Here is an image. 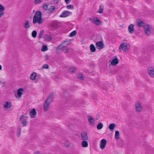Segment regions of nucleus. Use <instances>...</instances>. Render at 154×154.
Instances as JSON below:
<instances>
[{
  "label": "nucleus",
  "instance_id": "5701e85b",
  "mask_svg": "<svg viewBox=\"0 0 154 154\" xmlns=\"http://www.w3.org/2000/svg\"><path fill=\"white\" fill-rule=\"evenodd\" d=\"M44 38L46 41H50L52 39V36L50 35H46L44 36Z\"/></svg>",
  "mask_w": 154,
  "mask_h": 154
},
{
  "label": "nucleus",
  "instance_id": "f3484780",
  "mask_svg": "<svg viewBox=\"0 0 154 154\" xmlns=\"http://www.w3.org/2000/svg\"><path fill=\"white\" fill-rule=\"evenodd\" d=\"M134 25L133 24H131L128 27V30L129 33H133L134 32Z\"/></svg>",
  "mask_w": 154,
  "mask_h": 154
},
{
  "label": "nucleus",
  "instance_id": "2eb2a0df",
  "mask_svg": "<svg viewBox=\"0 0 154 154\" xmlns=\"http://www.w3.org/2000/svg\"><path fill=\"white\" fill-rule=\"evenodd\" d=\"M88 120L91 125H94L95 123L94 119L89 115L87 116Z\"/></svg>",
  "mask_w": 154,
  "mask_h": 154
},
{
  "label": "nucleus",
  "instance_id": "c9c22d12",
  "mask_svg": "<svg viewBox=\"0 0 154 154\" xmlns=\"http://www.w3.org/2000/svg\"><path fill=\"white\" fill-rule=\"evenodd\" d=\"M63 97L68 98L69 97L67 91H66L64 92L63 93Z\"/></svg>",
  "mask_w": 154,
  "mask_h": 154
},
{
  "label": "nucleus",
  "instance_id": "58836bf2",
  "mask_svg": "<svg viewBox=\"0 0 154 154\" xmlns=\"http://www.w3.org/2000/svg\"><path fill=\"white\" fill-rule=\"evenodd\" d=\"M75 70V69L74 67H71L69 69V72H74Z\"/></svg>",
  "mask_w": 154,
  "mask_h": 154
},
{
  "label": "nucleus",
  "instance_id": "423d86ee",
  "mask_svg": "<svg viewBox=\"0 0 154 154\" xmlns=\"http://www.w3.org/2000/svg\"><path fill=\"white\" fill-rule=\"evenodd\" d=\"M107 141L105 139H103L101 140L100 143V148L102 149H104L106 146Z\"/></svg>",
  "mask_w": 154,
  "mask_h": 154
},
{
  "label": "nucleus",
  "instance_id": "3c124183",
  "mask_svg": "<svg viewBox=\"0 0 154 154\" xmlns=\"http://www.w3.org/2000/svg\"><path fill=\"white\" fill-rule=\"evenodd\" d=\"M39 152H36L34 154H39Z\"/></svg>",
  "mask_w": 154,
  "mask_h": 154
},
{
  "label": "nucleus",
  "instance_id": "a19ab883",
  "mask_svg": "<svg viewBox=\"0 0 154 154\" xmlns=\"http://www.w3.org/2000/svg\"><path fill=\"white\" fill-rule=\"evenodd\" d=\"M44 33V30H42L39 33V38H41L42 37V36L43 35V34Z\"/></svg>",
  "mask_w": 154,
  "mask_h": 154
},
{
  "label": "nucleus",
  "instance_id": "9b49d317",
  "mask_svg": "<svg viewBox=\"0 0 154 154\" xmlns=\"http://www.w3.org/2000/svg\"><path fill=\"white\" fill-rule=\"evenodd\" d=\"M23 89L22 88H20L18 89L17 92V97L18 98H20L21 97L22 95L23 94Z\"/></svg>",
  "mask_w": 154,
  "mask_h": 154
},
{
  "label": "nucleus",
  "instance_id": "49530a36",
  "mask_svg": "<svg viewBox=\"0 0 154 154\" xmlns=\"http://www.w3.org/2000/svg\"><path fill=\"white\" fill-rule=\"evenodd\" d=\"M0 83L1 84H2V86H4L5 84V82L3 81H0Z\"/></svg>",
  "mask_w": 154,
  "mask_h": 154
},
{
  "label": "nucleus",
  "instance_id": "c03bdc74",
  "mask_svg": "<svg viewBox=\"0 0 154 154\" xmlns=\"http://www.w3.org/2000/svg\"><path fill=\"white\" fill-rule=\"evenodd\" d=\"M43 8L45 10H47L48 8V6L47 5H45L43 6Z\"/></svg>",
  "mask_w": 154,
  "mask_h": 154
},
{
  "label": "nucleus",
  "instance_id": "9d476101",
  "mask_svg": "<svg viewBox=\"0 0 154 154\" xmlns=\"http://www.w3.org/2000/svg\"><path fill=\"white\" fill-rule=\"evenodd\" d=\"M135 108L137 111L140 112L142 110L141 105L139 102L135 104Z\"/></svg>",
  "mask_w": 154,
  "mask_h": 154
},
{
  "label": "nucleus",
  "instance_id": "c756f323",
  "mask_svg": "<svg viewBox=\"0 0 154 154\" xmlns=\"http://www.w3.org/2000/svg\"><path fill=\"white\" fill-rule=\"evenodd\" d=\"M21 128L20 126H19L17 130V137H19L21 134Z\"/></svg>",
  "mask_w": 154,
  "mask_h": 154
},
{
  "label": "nucleus",
  "instance_id": "bb28decb",
  "mask_svg": "<svg viewBox=\"0 0 154 154\" xmlns=\"http://www.w3.org/2000/svg\"><path fill=\"white\" fill-rule=\"evenodd\" d=\"M58 25V24L57 22L56 21H53L52 22L51 25V26L52 27L54 28H56L57 27Z\"/></svg>",
  "mask_w": 154,
  "mask_h": 154
},
{
  "label": "nucleus",
  "instance_id": "6e6d98bb",
  "mask_svg": "<svg viewBox=\"0 0 154 154\" xmlns=\"http://www.w3.org/2000/svg\"><path fill=\"white\" fill-rule=\"evenodd\" d=\"M153 152H149H149H148V154H152V153Z\"/></svg>",
  "mask_w": 154,
  "mask_h": 154
},
{
  "label": "nucleus",
  "instance_id": "f257e3e1",
  "mask_svg": "<svg viewBox=\"0 0 154 154\" xmlns=\"http://www.w3.org/2000/svg\"><path fill=\"white\" fill-rule=\"evenodd\" d=\"M43 20L42 18V12L40 11H37L33 18V24H41L43 23Z\"/></svg>",
  "mask_w": 154,
  "mask_h": 154
},
{
  "label": "nucleus",
  "instance_id": "0eeeda50",
  "mask_svg": "<svg viewBox=\"0 0 154 154\" xmlns=\"http://www.w3.org/2000/svg\"><path fill=\"white\" fill-rule=\"evenodd\" d=\"M147 71L151 77H154V70L152 67H148L147 69Z\"/></svg>",
  "mask_w": 154,
  "mask_h": 154
},
{
  "label": "nucleus",
  "instance_id": "f704fd0d",
  "mask_svg": "<svg viewBox=\"0 0 154 154\" xmlns=\"http://www.w3.org/2000/svg\"><path fill=\"white\" fill-rule=\"evenodd\" d=\"M48 47L46 45H43L41 49L42 51H45L48 50Z\"/></svg>",
  "mask_w": 154,
  "mask_h": 154
},
{
  "label": "nucleus",
  "instance_id": "864d4df0",
  "mask_svg": "<svg viewBox=\"0 0 154 154\" xmlns=\"http://www.w3.org/2000/svg\"><path fill=\"white\" fill-rule=\"evenodd\" d=\"M74 103V101H72V105H74V106L75 105V103Z\"/></svg>",
  "mask_w": 154,
  "mask_h": 154
},
{
  "label": "nucleus",
  "instance_id": "4d7b16f0",
  "mask_svg": "<svg viewBox=\"0 0 154 154\" xmlns=\"http://www.w3.org/2000/svg\"><path fill=\"white\" fill-rule=\"evenodd\" d=\"M2 69V66L0 65V70H1Z\"/></svg>",
  "mask_w": 154,
  "mask_h": 154
},
{
  "label": "nucleus",
  "instance_id": "a18cd8bd",
  "mask_svg": "<svg viewBox=\"0 0 154 154\" xmlns=\"http://www.w3.org/2000/svg\"><path fill=\"white\" fill-rule=\"evenodd\" d=\"M55 9V8L54 6H52L51 7V8L50 9V11H53Z\"/></svg>",
  "mask_w": 154,
  "mask_h": 154
},
{
  "label": "nucleus",
  "instance_id": "f8f14e48",
  "mask_svg": "<svg viewBox=\"0 0 154 154\" xmlns=\"http://www.w3.org/2000/svg\"><path fill=\"white\" fill-rule=\"evenodd\" d=\"M96 46L97 48L101 49L103 48L104 45L102 42H98L96 43Z\"/></svg>",
  "mask_w": 154,
  "mask_h": 154
},
{
  "label": "nucleus",
  "instance_id": "ddd939ff",
  "mask_svg": "<svg viewBox=\"0 0 154 154\" xmlns=\"http://www.w3.org/2000/svg\"><path fill=\"white\" fill-rule=\"evenodd\" d=\"M54 97V94L51 93L45 100H47V101L48 102L51 103L53 100Z\"/></svg>",
  "mask_w": 154,
  "mask_h": 154
},
{
  "label": "nucleus",
  "instance_id": "4c0bfd02",
  "mask_svg": "<svg viewBox=\"0 0 154 154\" xmlns=\"http://www.w3.org/2000/svg\"><path fill=\"white\" fill-rule=\"evenodd\" d=\"M5 10L4 7L2 5L0 4V12H4V11Z\"/></svg>",
  "mask_w": 154,
  "mask_h": 154
},
{
  "label": "nucleus",
  "instance_id": "72a5a7b5",
  "mask_svg": "<svg viewBox=\"0 0 154 154\" xmlns=\"http://www.w3.org/2000/svg\"><path fill=\"white\" fill-rule=\"evenodd\" d=\"M77 77L78 78L81 80H84V78L82 74L79 73L77 75Z\"/></svg>",
  "mask_w": 154,
  "mask_h": 154
},
{
  "label": "nucleus",
  "instance_id": "cd10ccee",
  "mask_svg": "<svg viewBox=\"0 0 154 154\" xmlns=\"http://www.w3.org/2000/svg\"><path fill=\"white\" fill-rule=\"evenodd\" d=\"M115 138L116 139H119L120 138V133L118 131H115Z\"/></svg>",
  "mask_w": 154,
  "mask_h": 154
},
{
  "label": "nucleus",
  "instance_id": "aec40b11",
  "mask_svg": "<svg viewBox=\"0 0 154 154\" xmlns=\"http://www.w3.org/2000/svg\"><path fill=\"white\" fill-rule=\"evenodd\" d=\"M31 23L29 20H26L25 23L23 24V26L24 28L26 29H28L29 28Z\"/></svg>",
  "mask_w": 154,
  "mask_h": 154
},
{
  "label": "nucleus",
  "instance_id": "20e7f679",
  "mask_svg": "<svg viewBox=\"0 0 154 154\" xmlns=\"http://www.w3.org/2000/svg\"><path fill=\"white\" fill-rule=\"evenodd\" d=\"M81 139L82 140H88V137L87 133L86 131H83L81 133Z\"/></svg>",
  "mask_w": 154,
  "mask_h": 154
},
{
  "label": "nucleus",
  "instance_id": "c85d7f7f",
  "mask_svg": "<svg viewBox=\"0 0 154 154\" xmlns=\"http://www.w3.org/2000/svg\"><path fill=\"white\" fill-rule=\"evenodd\" d=\"M90 50L92 52H95L96 49V48L93 44H91L90 46Z\"/></svg>",
  "mask_w": 154,
  "mask_h": 154
},
{
  "label": "nucleus",
  "instance_id": "393cba45",
  "mask_svg": "<svg viewBox=\"0 0 154 154\" xmlns=\"http://www.w3.org/2000/svg\"><path fill=\"white\" fill-rule=\"evenodd\" d=\"M87 140H84L82 143V145L83 147H86L88 146V144Z\"/></svg>",
  "mask_w": 154,
  "mask_h": 154
},
{
  "label": "nucleus",
  "instance_id": "6e6552de",
  "mask_svg": "<svg viewBox=\"0 0 154 154\" xmlns=\"http://www.w3.org/2000/svg\"><path fill=\"white\" fill-rule=\"evenodd\" d=\"M58 49L61 50L65 53H66L68 52L69 50L67 48L61 45H59L58 47Z\"/></svg>",
  "mask_w": 154,
  "mask_h": 154
},
{
  "label": "nucleus",
  "instance_id": "4be33fe9",
  "mask_svg": "<svg viewBox=\"0 0 154 154\" xmlns=\"http://www.w3.org/2000/svg\"><path fill=\"white\" fill-rule=\"evenodd\" d=\"M11 106V103L10 102L7 101L4 105V107L5 108H10Z\"/></svg>",
  "mask_w": 154,
  "mask_h": 154
},
{
  "label": "nucleus",
  "instance_id": "39448f33",
  "mask_svg": "<svg viewBox=\"0 0 154 154\" xmlns=\"http://www.w3.org/2000/svg\"><path fill=\"white\" fill-rule=\"evenodd\" d=\"M72 14V12L67 11H63L60 16V17H65Z\"/></svg>",
  "mask_w": 154,
  "mask_h": 154
},
{
  "label": "nucleus",
  "instance_id": "13d9d810",
  "mask_svg": "<svg viewBox=\"0 0 154 154\" xmlns=\"http://www.w3.org/2000/svg\"><path fill=\"white\" fill-rule=\"evenodd\" d=\"M58 2H59L58 0H57L56 3L57 4L58 3Z\"/></svg>",
  "mask_w": 154,
  "mask_h": 154
},
{
  "label": "nucleus",
  "instance_id": "f03ea898",
  "mask_svg": "<svg viewBox=\"0 0 154 154\" xmlns=\"http://www.w3.org/2000/svg\"><path fill=\"white\" fill-rule=\"evenodd\" d=\"M27 117L22 115L20 118V120L23 125V127L26 126L27 125L28 122L27 121Z\"/></svg>",
  "mask_w": 154,
  "mask_h": 154
},
{
  "label": "nucleus",
  "instance_id": "e433bc0d",
  "mask_svg": "<svg viewBox=\"0 0 154 154\" xmlns=\"http://www.w3.org/2000/svg\"><path fill=\"white\" fill-rule=\"evenodd\" d=\"M37 32L35 30H34L32 31V35L33 38H35L37 35Z\"/></svg>",
  "mask_w": 154,
  "mask_h": 154
},
{
  "label": "nucleus",
  "instance_id": "473e14b6",
  "mask_svg": "<svg viewBox=\"0 0 154 154\" xmlns=\"http://www.w3.org/2000/svg\"><path fill=\"white\" fill-rule=\"evenodd\" d=\"M77 33V32L76 31L74 30L69 35V36L72 37L75 35Z\"/></svg>",
  "mask_w": 154,
  "mask_h": 154
},
{
  "label": "nucleus",
  "instance_id": "7ed1b4c3",
  "mask_svg": "<svg viewBox=\"0 0 154 154\" xmlns=\"http://www.w3.org/2000/svg\"><path fill=\"white\" fill-rule=\"evenodd\" d=\"M129 44L127 43H122L120 45L119 47V49L125 51L126 50L129 49Z\"/></svg>",
  "mask_w": 154,
  "mask_h": 154
},
{
  "label": "nucleus",
  "instance_id": "8fccbe9b",
  "mask_svg": "<svg viewBox=\"0 0 154 154\" xmlns=\"http://www.w3.org/2000/svg\"><path fill=\"white\" fill-rule=\"evenodd\" d=\"M69 0H65L66 2V4H68L69 3Z\"/></svg>",
  "mask_w": 154,
  "mask_h": 154
},
{
  "label": "nucleus",
  "instance_id": "4468645a",
  "mask_svg": "<svg viewBox=\"0 0 154 154\" xmlns=\"http://www.w3.org/2000/svg\"><path fill=\"white\" fill-rule=\"evenodd\" d=\"M90 20H91L92 21V22L94 23L96 25H99L100 23V20L97 19V18H96V19H92L90 18Z\"/></svg>",
  "mask_w": 154,
  "mask_h": 154
},
{
  "label": "nucleus",
  "instance_id": "603ef678",
  "mask_svg": "<svg viewBox=\"0 0 154 154\" xmlns=\"http://www.w3.org/2000/svg\"><path fill=\"white\" fill-rule=\"evenodd\" d=\"M118 79H119V80H120V81L121 80H122V81H123L124 80L123 79H121V78H120V77H119V78H118Z\"/></svg>",
  "mask_w": 154,
  "mask_h": 154
},
{
  "label": "nucleus",
  "instance_id": "37998d69",
  "mask_svg": "<svg viewBox=\"0 0 154 154\" xmlns=\"http://www.w3.org/2000/svg\"><path fill=\"white\" fill-rule=\"evenodd\" d=\"M49 67V66L47 64H45L42 66V68L43 69H48Z\"/></svg>",
  "mask_w": 154,
  "mask_h": 154
},
{
  "label": "nucleus",
  "instance_id": "2f4dec72",
  "mask_svg": "<svg viewBox=\"0 0 154 154\" xmlns=\"http://www.w3.org/2000/svg\"><path fill=\"white\" fill-rule=\"evenodd\" d=\"M103 6L101 5H100L99 6V10L97 12L99 13H102L103 11Z\"/></svg>",
  "mask_w": 154,
  "mask_h": 154
},
{
  "label": "nucleus",
  "instance_id": "412c9836",
  "mask_svg": "<svg viewBox=\"0 0 154 154\" xmlns=\"http://www.w3.org/2000/svg\"><path fill=\"white\" fill-rule=\"evenodd\" d=\"M116 126V124L114 123H111L109 124V128L111 131H113Z\"/></svg>",
  "mask_w": 154,
  "mask_h": 154
},
{
  "label": "nucleus",
  "instance_id": "a878e982",
  "mask_svg": "<svg viewBox=\"0 0 154 154\" xmlns=\"http://www.w3.org/2000/svg\"><path fill=\"white\" fill-rule=\"evenodd\" d=\"M143 22L140 20H139L137 22V25L139 26H143Z\"/></svg>",
  "mask_w": 154,
  "mask_h": 154
},
{
  "label": "nucleus",
  "instance_id": "a211bd4d",
  "mask_svg": "<svg viewBox=\"0 0 154 154\" xmlns=\"http://www.w3.org/2000/svg\"><path fill=\"white\" fill-rule=\"evenodd\" d=\"M115 58L113 59L111 62V64L112 65H115L119 63V61L117 56H115Z\"/></svg>",
  "mask_w": 154,
  "mask_h": 154
},
{
  "label": "nucleus",
  "instance_id": "79ce46f5",
  "mask_svg": "<svg viewBox=\"0 0 154 154\" xmlns=\"http://www.w3.org/2000/svg\"><path fill=\"white\" fill-rule=\"evenodd\" d=\"M67 8L68 9H72L73 8V6L72 5H68L67 6Z\"/></svg>",
  "mask_w": 154,
  "mask_h": 154
},
{
  "label": "nucleus",
  "instance_id": "7c9ffc66",
  "mask_svg": "<svg viewBox=\"0 0 154 154\" xmlns=\"http://www.w3.org/2000/svg\"><path fill=\"white\" fill-rule=\"evenodd\" d=\"M103 124L101 122H100L97 125V128L98 129L100 130L103 128Z\"/></svg>",
  "mask_w": 154,
  "mask_h": 154
},
{
  "label": "nucleus",
  "instance_id": "ea45409f",
  "mask_svg": "<svg viewBox=\"0 0 154 154\" xmlns=\"http://www.w3.org/2000/svg\"><path fill=\"white\" fill-rule=\"evenodd\" d=\"M43 0H35L34 1V3L35 4H37L41 3Z\"/></svg>",
  "mask_w": 154,
  "mask_h": 154
},
{
  "label": "nucleus",
  "instance_id": "dca6fc26",
  "mask_svg": "<svg viewBox=\"0 0 154 154\" xmlns=\"http://www.w3.org/2000/svg\"><path fill=\"white\" fill-rule=\"evenodd\" d=\"M144 30L146 33L148 35H149L151 33L150 30L149 25L146 26L144 28Z\"/></svg>",
  "mask_w": 154,
  "mask_h": 154
},
{
  "label": "nucleus",
  "instance_id": "5fc2aeb1",
  "mask_svg": "<svg viewBox=\"0 0 154 154\" xmlns=\"http://www.w3.org/2000/svg\"><path fill=\"white\" fill-rule=\"evenodd\" d=\"M149 150H154V149H152V148H149Z\"/></svg>",
  "mask_w": 154,
  "mask_h": 154
},
{
  "label": "nucleus",
  "instance_id": "b1692460",
  "mask_svg": "<svg viewBox=\"0 0 154 154\" xmlns=\"http://www.w3.org/2000/svg\"><path fill=\"white\" fill-rule=\"evenodd\" d=\"M36 76V73L35 72H34L30 75V79L31 80H34L35 79Z\"/></svg>",
  "mask_w": 154,
  "mask_h": 154
},
{
  "label": "nucleus",
  "instance_id": "bf43d9fd",
  "mask_svg": "<svg viewBox=\"0 0 154 154\" xmlns=\"http://www.w3.org/2000/svg\"><path fill=\"white\" fill-rule=\"evenodd\" d=\"M150 11H149V15H151V14L150 13V12H149Z\"/></svg>",
  "mask_w": 154,
  "mask_h": 154
},
{
  "label": "nucleus",
  "instance_id": "09e8293b",
  "mask_svg": "<svg viewBox=\"0 0 154 154\" xmlns=\"http://www.w3.org/2000/svg\"><path fill=\"white\" fill-rule=\"evenodd\" d=\"M45 59H46V60H48L49 59V57L48 55H46L45 56Z\"/></svg>",
  "mask_w": 154,
  "mask_h": 154
},
{
  "label": "nucleus",
  "instance_id": "1a4fd4ad",
  "mask_svg": "<svg viewBox=\"0 0 154 154\" xmlns=\"http://www.w3.org/2000/svg\"><path fill=\"white\" fill-rule=\"evenodd\" d=\"M50 103L45 100L43 105V109L45 111H47L49 107Z\"/></svg>",
  "mask_w": 154,
  "mask_h": 154
},
{
  "label": "nucleus",
  "instance_id": "de8ad7c7",
  "mask_svg": "<svg viewBox=\"0 0 154 154\" xmlns=\"http://www.w3.org/2000/svg\"><path fill=\"white\" fill-rule=\"evenodd\" d=\"M4 14V12H0V18L2 17Z\"/></svg>",
  "mask_w": 154,
  "mask_h": 154
},
{
  "label": "nucleus",
  "instance_id": "6ab92c4d",
  "mask_svg": "<svg viewBox=\"0 0 154 154\" xmlns=\"http://www.w3.org/2000/svg\"><path fill=\"white\" fill-rule=\"evenodd\" d=\"M36 115V112L34 109H32L30 112L29 115L32 118H34Z\"/></svg>",
  "mask_w": 154,
  "mask_h": 154
}]
</instances>
